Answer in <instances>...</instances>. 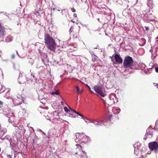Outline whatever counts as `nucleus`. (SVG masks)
Wrapping results in <instances>:
<instances>
[{"mask_svg":"<svg viewBox=\"0 0 158 158\" xmlns=\"http://www.w3.org/2000/svg\"><path fill=\"white\" fill-rule=\"evenodd\" d=\"M44 39L45 43L48 48L54 52L56 46L54 40L51 36L47 34H45Z\"/></svg>","mask_w":158,"mask_h":158,"instance_id":"f257e3e1","label":"nucleus"},{"mask_svg":"<svg viewBox=\"0 0 158 158\" xmlns=\"http://www.w3.org/2000/svg\"><path fill=\"white\" fill-rule=\"evenodd\" d=\"M14 106H16L20 105L23 102V100L22 96H15L11 97Z\"/></svg>","mask_w":158,"mask_h":158,"instance_id":"f03ea898","label":"nucleus"},{"mask_svg":"<svg viewBox=\"0 0 158 158\" xmlns=\"http://www.w3.org/2000/svg\"><path fill=\"white\" fill-rule=\"evenodd\" d=\"M77 148L74 150L73 154L75 155H77L76 156L77 157H84L85 156H86V152H84L82 149V147L79 144L76 145Z\"/></svg>","mask_w":158,"mask_h":158,"instance_id":"7ed1b4c3","label":"nucleus"},{"mask_svg":"<svg viewBox=\"0 0 158 158\" xmlns=\"http://www.w3.org/2000/svg\"><path fill=\"white\" fill-rule=\"evenodd\" d=\"M13 125L14 127H16L15 130L16 132L18 134V135L17 136H18L19 137H21V134H23L25 132V131L23 126L19 125V126H17L15 124H14Z\"/></svg>","mask_w":158,"mask_h":158,"instance_id":"20e7f679","label":"nucleus"},{"mask_svg":"<svg viewBox=\"0 0 158 158\" xmlns=\"http://www.w3.org/2000/svg\"><path fill=\"white\" fill-rule=\"evenodd\" d=\"M94 89L95 92L102 97H104L106 94L103 91L102 85H95L94 87Z\"/></svg>","mask_w":158,"mask_h":158,"instance_id":"39448f33","label":"nucleus"},{"mask_svg":"<svg viewBox=\"0 0 158 158\" xmlns=\"http://www.w3.org/2000/svg\"><path fill=\"white\" fill-rule=\"evenodd\" d=\"M123 64L125 68L132 66L133 64L132 58L129 56L125 57L124 61Z\"/></svg>","mask_w":158,"mask_h":158,"instance_id":"423d86ee","label":"nucleus"},{"mask_svg":"<svg viewBox=\"0 0 158 158\" xmlns=\"http://www.w3.org/2000/svg\"><path fill=\"white\" fill-rule=\"evenodd\" d=\"M155 129V128L154 129L151 127V126H150L146 130V133L144 137V139L146 140L147 139L148 136L149 138H152L153 135V131Z\"/></svg>","mask_w":158,"mask_h":158,"instance_id":"0eeeda50","label":"nucleus"},{"mask_svg":"<svg viewBox=\"0 0 158 158\" xmlns=\"http://www.w3.org/2000/svg\"><path fill=\"white\" fill-rule=\"evenodd\" d=\"M86 118H85V121L86 123H91L94 124L95 126H101L103 124L104 121L102 120H100L99 121L97 119H94L92 120H88L87 119L85 120Z\"/></svg>","mask_w":158,"mask_h":158,"instance_id":"6e6552de","label":"nucleus"},{"mask_svg":"<svg viewBox=\"0 0 158 158\" xmlns=\"http://www.w3.org/2000/svg\"><path fill=\"white\" fill-rule=\"evenodd\" d=\"M148 146L151 151L155 150L156 152L158 148V143L156 141L150 142L148 144Z\"/></svg>","mask_w":158,"mask_h":158,"instance_id":"1a4fd4ad","label":"nucleus"},{"mask_svg":"<svg viewBox=\"0 0 158 158\" xmlns=\"http://www.w3.org/2000/svg\"><path fill=\"white\" fill-rule=\"evenodd\" d=\"M84 134L83 133H77L76 135V138L75 139V141L77 143H81V142L83 139V137H84Z\"/></svg>","mask_w":158,"mask_h":158,"instance_id":"9d476101","label":"nucleus"},{"mask_svg":"<svg viewBox=\"0 0 158 158\" xmlns=\"http://www.w3.org/2000/svg\"><path fill=\"white\" fill-rule=\"evenodd\" d=\"M152 15V14L147 13L144 15L143 17V19L144 21L148 22L152 20L154 18L150 17V15Z\"/></svg>","mask_w":158,"mask_h":158,"instance_id":"9b49d317","label":"nucleus"},{"mask_svg":"<svg viewBox=\"0 0 158 158\" xmlns=\"http://www.w3.org/2000/svg\"><path fill=\"white\" fill-rule=\"evenodd\" d=\"M9 142L10 143V146L11 148V149L14 150L16 142L15 140L13 139L10 138L9 140Z\"/></svg>","mask_w":158,"mask_h":158,"instance_id":"f8f14e48","label":"nucleus"},{"mask_svg":"<svg viewBox=\"0 0 158 158\" xmlns=\"http://www.w3.org/2000/svg\"><path fill=\"white\" fill-rule=\"evenodd\" d=\"M26 79L28 81H29L30 80L31 81H36L37 80L35 76V74L34 73H31L30 79L27 77H26Z\"/></svg>","mask_w":158,"mask_h":158,"instance_id":"ddd939ff","label":"nucleus"},{"mask_svg":"<svg viewBox=\"0 0 158 158\" xmlns=\"http://www.w3.org/2000/svg\"><path fill=\"white\" fill-rule=\"evenodd\" d=\"M115 95L114 94H112L109 95V98L111 101H112V103H115V102L116 98Z\"/></svg>","mask_w":158,"mask_h":158,"instance_id":"4468645a","label":"nucleus"},{"mask_svg":"<svg viewBox=\"0 0 158 158\" xmlns=\"http://www.w3.org/2000/svg\"><path fill=\"white\" fill-rule=\"evenodd\" d=\"M114 58L116 62L119 63H121L122 62L123 60L120 58V55L115 54Z\"/></svg>","mask_w":158,"mask_h":158,"instance_id":"2eb2a0df","label":"nucleus"},{"mask_svg":"<svg viewBox=\"0 0 158 158\" xmlns=\"http://www.w3.org/2000/svg\"><path fill=\"white\" fill-rule=\"evenodd\" d=\"M18 81L19 83L21 84H24L25 82V79L24 77H23L22 74H20L18 78Z\"/></svg>","mask_w":158,"mask_h":158,"instance_id":"dca6fc26","label":"nucleus"},{"mask_svg":"<svg viewBox=\"0 0 158 158\" xmlns=\"http://www.w3.org/2000/svg\"><path fill=\"white\" fill-rule=\"evenodd\" d=\"M89 137L86 136V135H84V137H83V139H82V140L81 142V143H87L88 142V140H89Z\"/></svg>","mask_w":158,"mask_h":158,"instance_id":"f3484780","label":"nucleus"},{"mask_svg":"<svg viewBox=\"0 0 158 158\" xmlns=\"http://www.w3.org/2000/svg\"><path fill=\"white\" fill-rule=\"evenodd\" d=\"M112 111L114 114H117L120 111V109L118 107H114L112 108Z\"/></svg>","mask_w":158,"mask_h":158,"instance_id":"a211bd4d","label":"nucleus"},{"mask_svg":"<svg viewBox=\"0 0 158 158\" xmlns=\"http://www.w3.org/2000/svg\"><path fill=\"white\" fill-rule=\"evenodd\" d=\"M44 93L41 91H40L38 93V98L39 100H43L45 98Z\"/></svg>","mask_w":158,"mask_h":158,"instance_id":"6ab92c4d","label":"nucleus"},{"mask_svg":"<svg viewBox=\"0 0 158 158\" xmlns=\"http://www.w3.org/2000/svg\"><path fill=\"white\" fill-rule=\"evenodd\" d=\"M73 27L72 26H71V28H70V29L69 31V34H71V33L73 32V34L74 36V38H77V36L79 35V33L78 32H77L76 33V34H75L74 33V32L73 31Z\"/></svg>","mask_w":158,"mask_h":158,"instance_id":"aec40b11","label":"nucleus"},{"mask_svg":"<svg viewBox=\"0 0 158 158\" xmlns=\"http://www.w3.org/2000/svg\"><path fill=\"white\" fill-rule=\"evenodd\" d=\"M7 91L6 93L4 95V97L8 99H11V97H13V96H10V89L9 88H8L7 89Z\"/></svg>","mask_w":158,"mask_h":158,"instance_id":"412c9836","label":"nucleus"},{"mask_svg":"<svg viewBox=\"0 0 158 158\" xmlns=\"http://www.w3.org/2000/svg\"><path fill=\"white\" fill-rule=\"evenodd\" d=\"M55 118H53V119H52V121L54 122L58 123L59 120L60 119L58 114L57 113H56V114L55 115Z\"/></svg>","mask_w":158,"mask_h":158,"instance_id":"4be33fe9","label":"nucleus"},{"mask_svg":"<svg viewBox=\"0 0 158 158\" xmlns=\"http://www.w3.org/2000/svg\"><path fill=\"white\" fill-rule=\"evenodd\" d=\"M27 61L31 66L33 65L34 62V60L30 57L27 58Z\"/></svg>","mask_w":158,"mask_h":158,"instance_id":"5701e85b","label":"nucleus"},{"mask_svg":"<svg viewBox=\"0 0 158 158\" xmlns=\"http://www.w3.org/2000/svg\"><path fill=\"white\" fill-rule=\"evenodd\" d=\"M75 88L76 89V92L78 94H79L82 93V89H81L78 86L76 85Z\"/></svg>","mask_w":158,"mask_h":158,"instance_id":"b1692460","label":"nucleus"},{"mask_svg":"<svg viewBox=\"0 0 158 158\" xmlns=\"http://www.w3.org/2000/svg\"><path fill=\"white\" fill-rule=\"evenodd\" d=\"M26 113V110L24 109H22V110L19 111V116H24L25 115Z\"/></svg>","mask_w":158,"mask_h":158,"instance_id":"393cba45","label":"nucleus"},{"mask_svg":"<svg viewBox=\"0 0 158 158\" xmlns=\"http://www.w3.org/2000/svg\"><path fill=\"white\" fill-rule=\"evenodd\" d=\"M140 145V143H137V145H136V144H135L134 145V147L135 148L134 154L136 155H138V154H139V152H138V151L137 150L138 149V148H136L137 150H136L135 148L137 145Z\"/></svg>","mask_w":158,"mask_h":158,"instance_id":"a878e982","label":"nucleus"},{"mask_svg":"<svg viewBox=\"0 0 158 158\" xmlns=\"http://www.w3.org/2000/svg\"><path fill=\"white\" fill-rule=\"evenodd\" d=\"M4 35V29L0 23V36H2Z\"/></svg>","mask_w":158,"mask_h":158,"instance_id":"bb28decb","label":"nucleus"},{"mask_svg":"<svg viewBox=\"0 0 158 158\" xmlns=\"http://www.w3.org/2000/svg\"><path fill=\"white\" fill-rule=\"evenodd\" d=\"M13 40V38L12 37L9 36H7L5 39V41L6 42H11Z\"/></svg>","mask_w":158,"mask_h":158,"instance_id":"cd10ccee","label":"nucleus"},{"mask_svg":"<svg viewBox=\"0 0 158 158\" xmlns=\"http://www.w3.org/2000/svg\"><path fill=\"white\" fill-rule=\"evenodd\" d=\"M38 69L40 70V71H39V73H43L44 70V68L43 66H41L38 68Z\"/></svg>","mask_w":158,"mask_h":158,"instance_id":"c85d7f7f","label":"nucleus"},{"mask_svg":"<svg viewBox=\"0 0 158 158\" xmlns=\"http://www.w3.org/2000/svg\"><path fill=\"white\" fill-rule=\"evenodd\" d=\"M51 94L52 95H58L59 94V92L58 90H56L55 91H53L51 93Z\"/></svg>","mask_w":158,"mask_h":158,"instance_id":"c756f323","label":"nucleus"},{"mask_svg":"<svg viewBox=\"0 0 158 158\" xmlns=\"http://www.w3.org/2000/svg\"><path fill=\"white\" fill-rule=\"evenodd\" d=\"M151 69H149L147 70H145V72L147 74H150L151 73Z\"/></svg>","mask_w":158,"mask_h":158,"instance_id":"7c9ffc66","label":"nucleus"},{"mask_svg":"<svg viewBox=\"0 0 158 158\" xmlns=\"http://www.w3.org/2000/svg\"><path fill=\"white\" fill-rule=\"evenodd\" d=\"M42 60L45 64H46L48 63L49 61V60L47 58L45 59H42Z\"/></svg>","mask_w":158,"mask_h":158,"instance_id":"2f4dec72","label":"nucleus"},{"mask_svg":"<svg viewBox=\"0 0 158 158\" xmlns=\"http://www.w3.org/2000/svg\"><path fill=\"white\" fill-rule=\"evenodd\" d=\"M75 113L79 115L80 116H81V118L82 119H83L84 120H85V117H84L82 114H80L78 112H77L76 111Z\"/></svg>","mask_w":158,"mask_h":158,"instance_id":"473e14b6","label":"nucleus"},{"mask_svg":"<svg viewBox=\"0 0 158 158\" xmlns=\"http://www.w3.org/2000/svg\"><path fill=\"white\" fill-rule=\"evenodd\" d=\"M75 113L79 115L80 116H81V118L82 119H83L84 120H85V117H84L82 114H80L78 112H77L76 111Z\"/></svg>","mask_w":158,"mask_h":158,"instance_id":"72a5a7b5","label":"nucleus"},{"mask_svg":"<svg viewBox=\"0 0 158 158\" xmlns=\"http://www.w3.org/2000/svg\"><path fill=\"white\" fill-rule=\"evenodd\" d=\"M113 117L114 116H113L112 115L110 114H109L108 116V120L110 122H111V121H112V119L113 118Z\"/></svg>","mask_w":158,"mask_h":158,"instance_id":"f704fd0d","label":"nucleus"},{"mask_svg":"<svg viewBox=\"0 0 158 158\" xmlns=\"http://www.w3.org/2000/svg\"><path fill=\"white\" fill-rule=\"evenodd\" d=\"M155 125L156 126L154 127L155 129H158V119L156 122Z\"/></svg>","mask_w":158,"mask_h":158,"instance_id":"c9c22d12","label":"nucleus"},{"mask_svg":"<svg viewBox=\"0 0 158 158\" xmlns=\"http://www.w3.org/2000/svg\"><path fill=\"white\" fill-rule=\"evenodd\" d=\"M61 105H63V106L64 105V104L65 103V101L62 98L61 100Z\"/></svg>","mask_w":158,"mask_h":158,"instance_id":"e433bc0d","label":"nucleus"},{"mask_svg":"<svg viewBox=\"0 0 158 158\" xmlns=\"http://www.w3.org/2000/svg\"><path fill=\"white\" fill-rule=\"evenodd\" d=\"M3 88H4L2 86L1 87L0 90V94L2 93L5 90V89L3 90Z\"/></svg>","mask_w":158,"mask_h":158,"instance_id":"4c0bfd02","label":"nucleus"},{"mask_svg":"<svg viewBox=\"0 0 158 158\" xmlns=\"http://www.w3.org/2000/svg\"><path fill=\"white\" fill-rule=\"evenodd\" d=\"M64 109L65 112H70V110H69V109L66 107H64Z\"/></svg>","mask_w":158,"mask_h":158,"instance_id":"58836bf2","label":"nucleus"},{"mask_svg":"<svg viewBox=\"0 0 158 158\" xmlns=\"http://www.w3.org/2000/svg\"><path fill=\"white\" fill-rule=\"evenodd\" d=\"M10 139H9L8 136L7 135V136H6L3 139H2L3 140H4V139H6L8 140L9 141V140Z\"/></svg>","mask_w":158,"mask_h":158,"instance_id":"ea45409f","label":"nucleus"},{"mask_svg":"<svg viewBox=\"0 0 158 158\" xmlns=\"http://www.w3.org/2000/svg\"><path fill=\"white\" fill-rule=\"evenodd\" d=\"M0 13H3L4 15H6V16H7V15H8V14H7L6 12H0Z\"/></svg>","mask_w":158,"mask_h":158,"instance_id":"a19ab883","label":"nucleus"},{"mask_svg":"<svg viewBox=\"0 0 158 158\" xmlns=\"http://www.w3.org/2000/svg\"><path fill=\"white\" fill-rule=\"evenodd\" d=\"M7 158H12L11 157V155H7Z\"/></svg>","mask_w":158,"mask_h":158,"instance_id":"79ce46f5","label":"nucleus"},{"mask_svg":"<svg viewBox=\"0 0 158 158\" xmlns=\"http://www.w3.org/2000/svg\"><path fill=\"white\" fill-rule=\"evenodd\" d=\"M46 119L48 120H49L50 121H51V119H50V118L48 116H47L46 117H45Z\"/></svg>","mask_w":158,"mask_h":158,"instance_id":"37998d69","label":"nucleus"},{"mask_svg":"<svg viewBox=\"0 0 158 158\" xmlns=\"http://www.w3.org/2000/svg\"><path fill=\"white\" fill-rule=\"evenodd\" d=\"M155 70L156 72L158 73V67H156L155 68Z\"/></svg>","mask_w":158,"mask_h":158,"instance_id":"c03bdc74","label":"nucleus"},{"mask_svg":"<svg viewBox=\"0 0 158 158\" xmlns=\"http://www.w3.org/2000/svg\"><path fill=\"white\" fill-rule=\"evenodd\" d=\"M36 139H33V144H34L35 143V142H36Z\"/></svg>","mask_w":158,"mask_h":158,"instance_id":"a18cd8bd","label":"nucleus"},{"mask_svg":"<svg viewBox=\"0 0 158 158\" xmlns=\"http://www.w3.org/2000/svg\"><path fill=\"white\" fill-rule=\"evenodd\" d=\"M71 10L73 12H75L76 11L75 9L74 8H71Z\"/></svg>","mask_w":158,"mask_h":158,"instance_id":"49530a36","label":"nucleus"},{"mask_svg":"<svg viewBox=\"0 0 158 158\" xmlns=\"http://www.w3.org/2000/svg\"><path fill=\"white\" fill-rule=\"evenodd\" d=\"M102 100L104 101V105H105V106L106 107V105L107 104V103H106V102L103 99H102Z\"/></svg>","mask_w":158,"mask_h":158,"instance_id":"de8ad7c7","label":"nucleus"},{"mask_svg":"<svg viewBox=\"0 0 158 158\" xmlns=\"http://www.w3.org/2000/svg\"><path fill=\"white\" fill-rule=\"evenodd\" d=\"M153 84L155 86H157V87H158V84L157 83H153Z\"/></svg>","mask_w":158,"mask_h":158,"instance_id":"09e8293b","label":"nucleus"},{"mask_svg":"<svg viewBox=\"0 0 158 158\" xmlns=\"http://www.w3.org/2000/svg\"><path fill=\"white\" fill-rule=\"evenodd\" d=\"M69 108L70 109V110H71L72 112H74L75 113V112L76 111L75 110H72V109H71L70 108Z\"/></svg>","mask_w":158,"mask_h":158,"instance_id":"8fccbe9b","label":"nucleus"},{"mask_svg":"<svg viewBox=\"0 0 158 158\" xmlns=\"http://www.w3.org/2000/svg\"><path fill=\"white\" fill-rule=\"evenodd\" d=\"M145 27L146 30H149V27L145 26Z\"/></svg>","mask_w":158,"mask_h":158,"instance_id":"3c124183","label":"nucleus"},{"mask_svg":"<svg viewBox=\"0 0 158 158\" xmlns=\"http://www.w3.org/2000/svg\"><path fill=\"white\" fill-rule=\"evenodd\" d=\"M61 62V61H57V62H56V63L57 64L59 65H60V62Z\"/></svg>","mask_w":158,"mask_h":158,"instance_id":"603ef678","label":"nucleus"},{"mask_svg":"<svg viewBox=\"0 0 158 158\" xmlns=\"http://www.w3.org/2000/svg\"><path fill=\"white\" fill-rule=\"evenodd\" d=\"M3 102L1 101H0V105H2L3 104Z\"/></svg>","mask_w":158,"mask_h":158,"instance_id":"864d4df0","label":"nucleus"},{"mask_svg":"<svg viewBox=\"0 0 158 158\" xmlns=\"http://www.w3.org/2000/svg\"><path fill=\"white\" fill-rule=\"evenodd\" d=\"M77 15L76 14H74V15H73V16L74 17H77Z\"/></svg>","mask_w":158,"mask_h":158,"instance_id":"5fc2aeb1","label":"nucleus"},{"mask_svg":"<svg viewBox=\"0 0 158 158\" xmlns=\"http://www.w3.org/2000/svg\"><path fill=\"white\" fill-rule=\"evenodd\" d=\"M15 55H14V54L12 55L11 56L12 58L13 59L14 58H15Z\"/></svg>","mask_w":158,"mask_h":158,"instance_id":"6e6d98bb","label":"nucleus"},{"mask_svg":"<svg viewBox=\"0 0 158 158\" xmlns=\"http://www.w3.org/2000/svg\"><path fill=\"white\" fill-rule=\"evenodd\" d=\"M87 87H88L89 89V90H90L91 89H90V87L88 85H87Z\"/></svg>","mask_w":158,"mask_h":158,"instance_id":"4d7b16f0","label":"nucleus"},{"mask_svg":"<svg viewBox=\"0 0 158 158\" xmlns=\"http://www.w3.org/2000/svg\"><path fill=\"white\" fill-rule=\"evenodd\" d=\"M8 121L10 122L11 121V120L10 119V118L8 119Z\"/></svg>","mask_w":158,"mask_h":158,"instance_id":"13d9d810","label":"nucleus"},{"mask_svg":"<svg viewBox=\"0 0 158 158\" xmlns=\"http://www.w3.org/2000/svg\"><path fill=\"white\" fill-rule=\"evenodd\" d=\"M90 92L91 93H94V92H93V91H92L91 89H90Z\"/></svg>","mask_w":158,"mask_h":158,"instance_id":"bf43d9fd","label":"nucleus"},{"mask_svg":"<svg viewBox=\"0 0 158 158\" xmlns=\"http://www.w3.org/2000/svg\"><path fill=\"white\" fill-rule=\"evenodd\" d=\"M158 37H157L156 38V41H158Z\"/></svg>","mask_w":158,"mask_h":158,"instance_id":"052dcab7","label":"nucleus"},{"mask_svg":"<svg viewBox=\"0 0 158 158\" xmlns=\"http://www.w3.org/2000/svg\"><path fill=\"white\" fill-rule=\"evenodd\" d=\"M53 9V10H55V8H53V9Z\"/></svg>","mask_w":158,"mask_h":158,"instance_id":"680f3d73","label":"nucleus"},{"mask_svg":"<svg viewBox=\"0 0 158 158\" xmlns=\"http://www.w3.org/2000/svg\"><path fill=\"white\" fill-rule=\"evenodd\" d=\"M17 52V54L18 55H19V54H18V52H17H17Z\"/></svg>","mask_w":158,"mask_h":158,"instance_id":"e2e57ef3","label":"nucleus"},{"mask_svg":"<svg viewBox=\"0 0 158 158\" xmlns=\"http://www.w3.org/2000/svg\"><path fill=\"white\" fill-rule=\"evenodd\" d=\"M98 19V21H99V19Z\"/></svg>","mask_w":158,"mask_h":158,"instance_id":"0e129e2a","label":"nucleus"},{"mask_svg":"<svg viewBox=\"0 0 158 158\" xmlns=\"http://www.w3.org/2000/svg\"><path fill=\"white\" fill-rule=\"evenodd\" d=\"M95 48H96V47L94 48V49H95Z\"/></svg>","mask_w":158,"mask_h":158,"instance_id":"69168bd1","label":"nucleus"},{"mask_svg":"<svg viewBox=\"0 0 158 158\" xmlns=\"http://www.w3.org/2000/svg\"><path fill=\"white\" fill-rule=\"evenodd\" d=\"M58 10V11H60V10Z\"/></svg>","mask_w":158,"mask_h":158,"instance_id":"338daca9","label":"nucleus"},{"mask_svg":"<svg viewBox=\"0 0 158 158\" xmlns=\"http://www.w3.org/2000/svg\"><path fill=\"white\" fill-rule=\"evenodd\" d=\"M91 54H93V53H91Z\"/></svg>","mask_w":158,"mask_h":158,"instance_id":"774afa93","label":"nucleus"}]
</instances>
